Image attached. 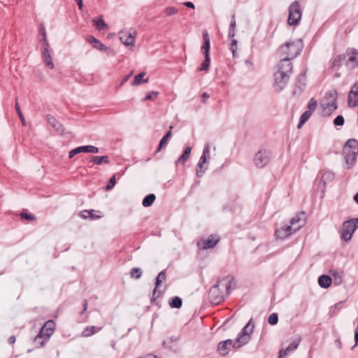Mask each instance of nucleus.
Listing matches in <instances>:
<instances>
[{
    "instance_id": "nucleus-1",
    "label": "nucleus",
    "mask_w": 358,
    "mask_h": 358,
    "mask_svg": "<svg viewBox=\"0 0 358 358\" xmlns=\"http://www.w3.org/2000/svg\"><path fill=\"white\" fill-rule=\"evenodd\" d=\"M234 285V278L232 275H227L218 280L217 284L209 290L210 302L217 305L223 301L229 296Z\"/></svg>"
},
{
    "instance_id": "nucleus-2",
    "label": "nucleus",
    "mask_w": 358,
    "mask_h": 358,
    "mask_svg": "<svg viewBox=\"0 0 358 358\" xmlns=\"http://www.w3.org/2000/svg\"><path fill=\"white\" fill-rule=\"evenodd\" d=\"M292 73V63L287 60L280 59L278 64L274 67L273 84L275 92L282 91L287 86Z\"/></svg>"
},
{
    "instance_id": "nucleus-3",
    "label": "nucleus",
    "mask_w": 358,
    "mask_h": 358,
    "mask_svg": "<svg viewBox=\"0 0 358 358\" xmlns=\"http://www.w3.org/2000/svg\"><path fill=\"white\" fill-rule=\"evenodd\" d=\"M343 155L346 168L350 169L355 164L358 155V141L355 138L348 140L343 148Z\"/></svg>"
},
{
    "instance_id": "nucleus-4",
    "label": "nucleus",
    "mask_w": 358,
    "mask_h": 358,
    "mask_svg": "<svg viewBox=\"0 0 358 358\" xmlns=\"http://www.w3.org/2000/svg\"><path fill=\"white\" fill-rule=\"evenodd\" d=\"M337 97L336 90H329L325 94L320 103L323 115H330L337 108Z\"/></svg>"
},
{
    "instance_id": "nucleus-5",
    "label": "nucleus",
    "mask_w": 358,
    "mask_h": 358,
    "mask_svg": "<svg viewBox=\"0 0 358 358\" xmlns=\"http://www.w3.org/2000/svg\"><path fill=\"white\" fill-rule=\"evenodd\" d=\"M252 319H250L242 329L241 331L238 334L235 343L236 347H242L247 344L250 340L251 334L254 330V324H252Z\"/></svg>"
},
{
    "instance_id": "nucleus-6",
    "label": "nucleus",
    "mask_w": 358,
    "mask_h": 358,
    "mask_svg": "<svg viewBox=\"0 0 358 358\" xmlns=\"http://www.w3.org/2000/svg\"><path fill=\"white\" fill-rule=\"evenodd\" d=\"M301 52L300 46H280L278 52L281 57L280 59L291 62V60L296 57Z\"/></svg>"
},
{
    "instance_id": "nucleus-7",
    "label": "nucleus",
    "mask_w": 358,
    "mask_h": 358,
    "mask_svg": "<svg viewBox=\"0 0 358 358\" xmlns=\"http://www.w3.org/2000/svg\"><path fill=\"white\" fill-rule=\"evenodd\" d=\"M358 228V218H353L343 223L341 238L345 241L351 239L352 234Z\"/></svg>"
},
{
    "instance_id": "nucleus-8",
    "label": "nucleus",
    "mask_w": 358,
    "mask_h": 358,
    "mask_svg": "<svg viewBox=\"0 0 358 358\" xmlns=\"http://www.w3.org/2000/svg\"><path fill=\"white\" fill-rule=\"evenodd\" d=\"M271 159V152L266 149L259 150L254 156V164L256 167L262 169L265 167Z\"/></svg>"
},
{
    "instance_id": "nucleus-9",
    "label": "nucleus",
    "mask_w": 358,
    "mask_h": 358,
    "mask_svg": "<svg viewBox=\"0 0 358 358\" xmlns=\"http://www.w3.org/2000/svg\"><path fill=\"white\" fill-rule=\"evenodd\" d=\"M301 18L300 4L297 1H294L289 7V17L287 22L289 25H296Z\"/></svg>"
},
{
    "instance_id": "nucleus-10",
    "label": "nucleus",
    "mask_w": 358,
    "mask_h": 358,
    "mask_svg": "<svg viewBox=\"0 0 358 358\" xmlns=\"http://www.w3.org/2000/svg\"><path fill=\"white\" fill-rule=\"evenodd\" d=\"M343 55L345 65L350 69L358 66V50L355 48H348Z\"/></svg>"
},
{
    "instance_id": "nucleus-11",
    "label": "nucleus",
    "mask_w": 358,
    "mask_h": 358,
    "mask_svg": "<svg viewBox=\"0 0 358 358\" xmlns=\"http://www.w3.org/2000/svg\"><path fill=\"white\" fill-rule=\"evenodd\" d=\"M136 31L134 29L122 30L119 33V38L123 45H134Z\"/></svg>"
},
{
    "instance_id": "nucleus-12",
    "label": "nucleus",
    "mask_w": 358,
    "mask_h": 358,
    "mask_svg": "<svg viewBox=\"0 0 358 358\" xmlns=\"http://www.w3.org/2000/svg\"><path fill=\"white\" fill-rule=\"evenodd\" d=\"M236 340L227 339L226 341L219 343L217 345L218 352L222 355H227L231 348L238 349L240 347H236L235 345Z\"/></svg>"
},
{
    "instance_id": "nucleus-13",
    "label": "nucleus",
    "mask_w": 358,
    "mask_h": 358,
    "mask_svg": "<svg viewBox=\"0 0 358 358\" xmlns=\"http://www.w3.org/2000/svg\"><path fill=\"white\" fill-rule=\"evenodd\" d=\"M220 238L217 235L212 234L206 240H201L197 243L199 249L207 250L214 248L219 242Z\"/></svg>"
},
{
    "instance_id": "nucleus-14",
    "label": "nucleus",
    "mask_w": 358,
    "mask_h": 358,
    "mask_svg": "<svg viewBox=\"0 0 358 358\" xmlns=\"http://www.w3.org/2000/svg\"><path fill=\"white\" fill-rule=\"evenodd\" d=\"M86 152V153H98L99 148L96 146L88 145L77 147L71 150L69 153V158L72 159L76 155Z\"/></svg>"
},
{
    "instance_id": "nucleus-15",
    "label": "nucleus",
    "mask_w": 358,
    "mask_h": 358,
    "mask_svg": "<svg viewBox=\"0 0 358 358\" xmlns=\"http://www.w3.org/2000/svg\"><path fill=\"white\" fill-rule=\"evenodd\" d=\"M53 334H49L48 329L42 327L38 334L34 338V343L39 347L43 346Z\"/></svg>"
},
{
    "instance_id": "nucleus-16",
    "label": "nucleus",
    "mask_w": 358,
    "mask_h": 358,
    "mask_svg": "<svg viewBox=\"0 0 358 358\" xmlns=\"http://www.w3.org/2000/svg\"><path fill=\"white\" fill-rule=\"evenodd\" d=\"M348 103L350 107L358 106V83H356L349 92Z\"/></svg>"
},
{
    "instance_id": "nucleus-17",
    "label": "nucleus",
    "mask_w": 358,
    "mask_h": 358,
    "mask_svg": "<svg viewBox=\"0 0 358 358\" xmlns=\"http://www.w3.org/2000/svg\"><path fill=\"white\" fill-rule=\"evenodd\" d=\"M42 60L48 69H52L55 67L54 62L52 59L51 50L50 46L44 47L41 50Z\"/></svg>"
},
{
    "instance_id": "nucleus-18",
    "label": "nucleus",
    "mask_w": 358,
    "mask_h": 358,
    "mask_svg": "<svg viewBox=\"0 0 358 358\" xmlns=\"http://www.w3.org/2000/svg\"><path fill=\"white\" fill-rule=\"evenodd\" d=\"M305 213L302 212L291 219L289 226H292L293 230L296 231L305 224Z\"/></svg>"
},
{
    "instance_id": "nucleus-19",
    "label": "nucleus",
    "mask_w": 358,
    "mask_h": 358,
    "mask_svg": "<svg viewBox=\"0 0 358 358\" xmlns=\"http://www.w3.org/2000/svg\"><path fill=\"white\" fill-rule=\"evenodd\" d=\"M300 342V338L292 341L287 347L280 350L278 356L285 358L297 349Z\"/></svg>"
},
{
    "instance_id": "nucleus-20",
    "label": "nucleus",
    "mask_w": 358,
    "mask_h": 358,
    "mask_svg": "<svg viewBox=\"0 0 358 358\" xmlns=\"http://www.w3.org/2000/svg\"><path fill=\"white\" fill-rule=\"evenodd\" d=\"M343 61H344L343 55H338L333 58L330 62L329 69H331L332 71H336L334 74V77L336 78H339L341 76V74L338 73L337 71L341 66Z\"/></svg>"
},
{
    "instance_id": "nucleus-21",
    "label": "nucleus",
    "mask_w": 358,
    "mask_h": 358,
    "mask_svg": "<svg viewBox=\"0 0 358 358\" xmlns=\"http://www.w3.org/2000/svg\"><path fill=\"white\" fill-rule=\"evenodd\" d=\"M294 232L296 231L293 230L292 226L287 225L277 229L275 231V236L278 239H284Z\"/></svg>"
},
{
    "instance_id": "nucleus-22",
    "label": "nucleus",
    "mask_w": 358,
    "mask_h": 358,
    "mask_svg": "<svg viewBox=\"0 0 358 358\" xmlns=\"http://www.w3.org/2000/svg\"><path fill=\"white\" fill-rule=\"evenodd\" d=\"M210 46H202L201 51L205 55V59L203 61L201 67L199 69V71H207L210 65V56L209 50Z\"/></svg>"
},
{
    "instance_id": "nucleus-23",
    "label": "nucleus",
    "mask_w": 358,
    "mask_h": 358,
    "mask_svg": "<svg viewBox=\"0 0 358 358\" xmlns=\"http://www.w3.org/2000/svg\"><path fill=\"white\" fill-rule=\"evenodd\" d=\"M236 20H235V15H231V23H230V26H229V31H228V38L231 39V43L230 45H237V40H236L234 38V29H235V27H236Z\"/></svg>"
},
{
    "instance_id": "nucleus-24",
    "label": "nucleus",
    "mask_w": 358,
    "mask_h": 358,
    "mask_svg": "<svg viewBox=\"0 0 358 358\" xmlns=\"http://www.w3.org/2000/svg\"><path fill=\"white\" fill-rule=\"evenodd\" d=\"M48 122L59 134H62L64 129L60 122H59L53 116L48 115L46 116Z\"/></svg>"
},
{
    "instance_id": "nucleus-25",
    "label": "nucleus",
    "mask_w": 358,
    "mask_h": 358,
    "mask_svg": "<svg viewBox=\"0 0 358 358\" xmlns=\"http://www.w3.org/2000/svg\"><path fill=\"white\" fill-rule=\"evenodd\" d=\"M191 151H192V147L187 146L185 148V150L183 151V153L176 161V162H175L176 166H178L179 164L184 165L187 162V160L189 159Z\"/></svg>"
},
{
    "instance_id": "nucleus-26",
    "label": "nucleus",
    "mask_w": 358,
    "mask_h": 358,
    "mask_svg": "<svg viewBox=\"0 0 358 358\" xmlns=\"http://www.w3.org/2000/svg\"><path fill=\"white\" fill-rule=\"evenodd\" d=\"M206 164L207 162L206 160L203 161L202 159H199L196 169V175L197 177L201 178L203 176L206 171L208 169V166L206 165Z\"/></svg>"
},
{
    "instance_id": "nucleus-27",
    "label": "nucleus",
    "mask_w": 358,
    "mask_h": 358,
    "mask_svg": "<svg viewBox=\"0 0 358 358\" xmlns=\"http://www.w3.org/2000/svg\"><path fill=\"white\" fill-rule=\"evenodd\" d=\"M166 279V271L165 270H163L161 272L159 273L157 278H156V281H155V287L153 290V293H152V295L153 296H156V297H158L159 295H157L156 296V294H157V287H159V285H161V283L162 282H164Z\"/></svg>"
},
{
    "instance_id": "nucleus-28",
    "label": "nucleus",
    "mask_w": 358,
    "mask_h": 358,
    "mask_svg": "<svg viewBox=\"0 0 358 358\" xmlns=\"http://www.w3.org/2000/svg\"><path fill=\"white\" fill-rule=\"evenodd\" d=\"M332 282V278L327 275H320L318 278V284L322 288H328Z\"/></svg>"
},
{
    "instance_id": "nucleus-29",
    "label": "nucleus",
    "mask_w": 358,
    "mask_h": 358,
    "mask_svg": "<svg viewBox=\"0 0 358 358\" xmlns=\"http://www.w3.org/2000/svg\"><path fill=\"white\" fill-rule=\"evenodd\" d=\"M92 23L99 31L104 30L108 28V24L104 22L101 16L99 18H94L92 20Z\"/></svg>"
},
{
    "instance_id": "nucleus-30",
    "label": "nucleus",
    "mask_w": 358,
    "mask_h": 358,
    "mask_svg": "<svg viewBox=\"0 0 358 358\" xmlns=\"http://www.w3.org/2000/svg\"><path fill=\"white\" fill-rule=\"evenodd\" d=\"M333 278L332 281L335 285H340L343 282V273L336 270H331L330 271Z\"/></svg>"
},
{
    "instance_id": "nucleus-31",
    "label": "nucleus",
    "mask_w": 358,
    "mask_h": 358,
    "mask_svg": "<svg viewBox=\"0 0 358 358\" xmlns=\"http://www.w3.org/2000/svg\"><path fill=\"white\" fill-rule=\"evenodd\" d=\"M91 161L97 165H101L102 164H108L109 163V157L108 155L104 156H92Z\"/></svg>"
},
{
    "instance_id": "nucleus-32",
    "label": "nucleus",
    "mask_w": 358,
    "mask_h": 358,
    "mask_svg": "<svg viewBox=\"0 0 358 358\" xmlns=\"http://www.w3.org/2000/svg\"><path fill=\"white\" fill-rule=\"evenodd\" d=\"M145 76V72H141L138 75L135 76L134 81L132 83V85H139L142 83H146L148 82V78L143 79Z\"/></svg>"
},
{
    "instance_id": "nucleus-33",
    "label": "nucleus",
    "mask_w": 358,
    "mask_h": 358,
    "mask_svg": "<svg viewBox=\"0 0 358 358\" xmlns=\"http://www.w3.org/2000/svg\"><path fill=\"white\" fill-rule=\"evenodd\" d=\"M155 199L156 196L154 194H150L144 197L142 201V204L144 207L151 206L154 203Z\"/></svg>"
},
{
    "instance_id": "nucleus-34",
    "label": "nucleus",
    "mask_w": 358,
    "mask_h": 358,
    "mask_svg": "<svg viewBox=\"0 0 358 358\" xmlns=\"http://www.w3.org/2000/svg\"><path fill=\"white\" fill-rule=\"evenodd\" d=\"M334 179V173L331 171H325L322 176V182L325 185L327 183L330 182Z\"/></svg>"
},
{
    "instance_id": "nucleus-35",
    "label": "nucleus",
    "mask_w": 358,
    "mask_h": 358,
    "mask_svg": "<svg viewBox=\"0 0 358 358\" xmlns=\"http://www.w3.org/2000/svg\"><path fill=\"white\" fill-rule=\"evenodd\" d=\"M311 115H312V113H310L306 110L304 113H303L300 117L299 122L297 125V128L300 129L305 124V122L308 120V119L311 117Z\"/></svg>"
},
{
    "instance_id": "nucleus-36",
    "label": "nucleus",
    "mask_w": 358,
    "mask_h": 358,
    "mask_svg": "<svg viewBox=\"0 0 358 358\" xmlns=\"http://www.w3.org/2000/svg\"><path fill=\"white\" fill-rule=\"evenodd\" d=\"M182 304V299L179 296L173 297L169 301L170 306L173 308H180Z\"/></svg>"
},
{
    "instance_id": "nucleus-37",
    "label": "nucleus",
    "mask_w": 358,
    "mask_h": 358,
    "mask_svg": "<svg viewBox=\"0 0 358 358\" xmlns=\"http://www.w3.org/2000/svg\"><path fill=\"white\" fill-rule=\"evenodd\" d=\"M96 48L101 52L106 53L108 55H115V52L110 46H94Z\"/></svg>"
},
{
    "instance_id": "nucleus-38",
    "label": "nucleus",
    "mask_w": 358,
    "mask_h": 358,
    "mask_svg": "<svg viewBox=\"0 0 358 358\" xmlns=\"http://www.w3.org/2000/svg\"><path fill=\"white\" fill-rule=\"evenodd\" d=\"M171 131L169 130L166 134V135L160 140V142H159V146L157 148L158 152L160 151L161 149L167 144L168 139L171 137Z\"/></svg>"
},
{
    "instance_id": "nucleus-39",
    "label": "nucleus",
    "mask_w": 358,
    "mask_h": 358,
    "mask_svg": "<svg viewBox=\"0 0 358 358\" xmlns=\"http://www.w3.org/2000/svg\"><path fill=\"white\" fill-rule=\"evenodd\" d=\"M39 34L41 36V41L42 42V45H48L46 37L45 28L43 24H41L39 27Z\"/></svg>"
},
{
    "instance_id": "nucleus-40",
    "label": "nucleus",
    "mask_w": 358,
    "mask_h": 358,
    "mask_svg": "<svg viewBox=\"0 0 358 358\" xmlns=\"http://www.w3.org/2000/svg\"><path fill=\"white\" fill-rule=\"evenodd\" d=\"M96 332V327L94 326L87 327L82 332V336L89 337Z\"/></svg>"
},
{
    "instance_id": "nucleus-41",
    "label": "nucleus",
    "mask_w": 358,
    "mask_h": 358,
    "mask_svg": "<svg viewBox=\"0 0 358 358\" xmlns=\"http://www.w3.org/2000/svg\"><path fill=\"white\" fill-rule=\"evenodd\" d=\"M200 158L202 159L203 161L206 160V162L210 159V145L208 143H206L204 145L202 155Z\"/></svg>"
},
{
    "instance_id": "nucleus-42",
    "label": "nucleus",
    "mask_w": 358,
    "mask_h": 358,
    "mask_svg": "<svg viewBox=\"0 0 358 358\" xmlns=\"http://www.w3.org/2000/svg\"><path fill=\"white\" fill-rule=\"evenodd\" d=\"M317 106V102L314 98H311L308 103V110L306 111L313 113Z\"/></svg>"
},
{
    "instance_id": "nucleus-43",
    "label": "nucleus",
    "mask_w": 358,
    "mask_h": 358,
    "mask_svg": "<svg viewBox=\"0 0 358 358\" xmlns=\"http://www.w3.org/2000/svg\"><path fill=\"white\" fill-rule=\"evenodd\" d=\"M44 329H48L49 334H53L55 329V324L53 320L47 321L43 326Z\"/></svg>"
},
{
    "instance_id": "nucleus-44",
    "label": "nucleus",
    "mask_w": 358,
    "mask_h": 358,
    "mask_svg": "<svg viewBox=\"0 0 358 358\" xmlns=\"http://www.w3.org/2000/svg\"><path fill=\"white\" fill-rule=\"evenodd\" d=\"M306 85V78L303 75L301 76L299 78V80L296 82V87L299 90V92H301L305 88Z\"/></svg>"
},
{
    "instance_id": "nucleus-45",
    "label": "nucleus",
    "mask_w": 358,
    "mask_h": 358,
    "mask_svg": "<svg viewBox=\"0 0 358 358\" xmlns=\"http://www.w3.org/2000/svg\"><path fill=\"white\" fill-rule=\"evenodd\" d=\"M142 275V271L139 268H133L131 271V276L135 279H138Z\"/></svg>"
},
{
    "instance_id": "nucleus-46",
    "label": "nucleus",
    "mask_w": 358,
    "mask_h": 358,
    "mask_svg": "<svg viewBox=\"0 0 358 358\" xmlns=\"http://www.w3.org/2000/svg\"><path fill=\"white\" fill-rule=\"evenodd\" d=\"M268 322L271 325L276 324L278 322V314L275 313H271L268 317Z\"/></svg>"
},
{
    "instance_id": "nucleus-47",
    "label": "nucleus",
    "mask_w": 358,
    "mask_h": 358,
    "mask_svg": "<svg viewBox=\"0 0 358 358\" xmlns=\"http://www.w3.org/2000/svg\"><path fill=\"white\" fill-rule=\"evenodd\" d=\"M15 110H16V112H17V115H18V116H19V117H20L22 124L24 125L25 124V120H24V116L22 115V111L20 110V105H19L17 101L15 102Z\"/></svg>"
},
{
    "instance_id": "nucleus-48",
    "label": "nucleus",
    "mask_w": 358,
    "mask_h": 358,
    "mask_svg": "<svg viewBox=\"0 0 358 358\" xmlns=\"http://www.w3.org/2000/svg\"><path fill=\"white\" fill-rule=\"evenodd\" d=\"M115 182H116V180H115V175L113 176L110 180H109V182L108 183V185L106 186L105 187V189L106 191H109L110 189H112L114 186L115 185Z\"/></svg>"
},
{
    "instance_id": "nucleus-49",
    "label": "nucleus",
    "mask_w": 358,
    "mask_h": 358,
    "mask_svg": "<svg viewBox=\"0 0 358 358\" xmlns=\"http://www.w3.org/2000/svg\"><path fill=\"white\" fill-rule=\"evenodd\" d=\"M345 122L344 117L342 115H338L334 120V124L336 127L343 126Z\"/></svg>"
},
{
    "instance_id": "nucleus-50",
    "label": "nucleus",
    "mask_w": 358,
    "mask_h": 358,
    "mask_svg": "<svg viewBox=\"0 0 358 358\" xmlns=\"http://www.w3.org/2000/svg\"><path fill=\"white\" fill-rule=\"evenodd\" d=\"M176 340L173 338H169L165 341H163V345L169 349H171L172 348V343L173 342L176 341Z\"/></svg>"
},
{
    "instance_id": "nucleus-51",
    "label": "nucleus",
    "mask_w": 358,
    "mask_h": 358,
    "mask_svg": "<svg viewBox=\"0 0 358 358\" xmlns=\"http://www.w3.org/2000/svg\"><path fill=\"white\" fill-rule=\"evenodd\" d=\"M202 35H203V45H210V38H209L207 31L203 30Z\"/></svg>"
},
{
    "instance_id": "nucleus-52",
    "label": "nucleus",
    "mask_w": 358,
    "mask_h": 358,
    "mask_svg": "<svg viewBox=\"0 0 358 358\" xmlns=\"http://www.w3.org/2000/svg\"><path fill=\"white\" fill-rule=\"evenodd\" d=\"M157 95H158V92H157L152 91V92H151L148 93V94L145 96V98L143 99V101L152 100V99H154L155 98H156Z\"/></svg>"
},
{
    "instance_id": "nucleus-53",
    "label": "nucleus",
    "mask_w": 358,
    "mask_h": 358,
    "mask_svg": "<svg viewBox=\"0 0 358 358\" xmlns=\"http://www.w3.org/2000/svg\"><path fill=\"white\" fill-rule=\"evenodd\" d=\"M20 216H21V217L22 219H25V220H34L36 219L34 215H33L32 214H29V213H25V212H22L20 214Z\"/></svg>"
},
{
    "instance_id": "nucleus-54",
    "label": "nucleus",
    "mask_w": 358,
    "mask_h": 358,
    "mask_svg": "<svg viewBox=\"0 0 358 358\" xmlns=\"http://www.w3.org/2000/svg\"><path fill=\"white\" fill-rule=\"evenodd\" d=\"M166 15H173L178 13V9L175 7H169L166 8Z\"/></svg>"
},
{
    "instance_id": "nucleus-55",
    "label": "nucleus",
    "mask_w": 358,
    "mask_h": 358,
    "mask_svg": "<svg viewBox=\"0 0 358 358\" xmlns=\"http://www.w3.org/2000/svg\"><path fill=\"white\" fill-rule=\"evenodd\" d=\"M92 211H89V210H82L80 213V216L83 218V219H87L89 218V216H90V214L92 213Z\"/></svg>"
},
{
    "instance_id": "nucleus-56",
    "label": "nucleus",
    "mask_w": 358,
    "mask_h": 358,
    "mask_svg": "<svg viewBox=\"0 0 358 358\" xmlns=\"http://www.w3.org/2000/svg\"><path fill=\"white\" fill-rule=\"evenodd\" d=\"M89 211H92V213L90 214V216H89V218L91 219V220H97V219H99L101 217H102V215H95L94 214V212L95 210H88Z\"/></svg>"
},
{
    "instance_id": "nucleus-57",
    "label": "nucleus",
    "mask_w": 358,
    "mask_h": 358,
    "mask_svg": "<svg viewBox=\"0 0 358 358\" xmlns=\"http://www.w3.org/2000/svg\"><path fill=\"white\" fill-rule=\"evenodd\" d=\"M132 73L133 72H131L129 75H127V76H125L122 80L121 81L119 87H121L122 85H123L129 79V78L131 77V76L132 75Z\"/></svg>"
},
{
    "instance_id": "nucleus-58",
    "label": "nucleus",
    "mask_w": 358,
    "mask_h": 358,
    "mask_svg": "<svg viewBox=\"0 0 358 358\" xmlns=\"http://www.w3.org/2000/svg\"><path fill=\"white\" fill-rule=\"evenodd\" d=\"M355 344L353 348H355L358 344V327H357L355 330Z\"/></svg>"
},
{
    "instance_id": "nucleus-59",
    "label": "nucleus",
    "mask_w": 358,
    "mask_h": 358,
    "mask_svg": "<svg viewBox=\"0 0 358 358\" xmlns=\"http://www.w3.org/2000/svg\"><path fill=\"white\" fill-rule=\"evenodd\" d=\"M87 41L90 43H99V41L96 39L95 38H94L93 36H89L88 38H87Z\"/></svg>"
},
{
    "instance_id": "nucleus-60",
    "label": "nucleus",
    "mask_w": 358,
    "mask_h": 358,
    "mask_svg": "<svg viewBox=\"0 0 358 358\" xmlns=\"http://www.w3.org/2000/svg\"><path fill=\"white\" fill-rule=\"evenodd\" d=\"M184 6L187 7V8H194V5L192 2L191 1H186L184 3Z\"/></svg>"
},
{
    "instance_id": "nucleus-61",
    "label": "nucleus",
    "mask_w": 358,
    "mask_h": 358,
    "mask_svg": "<svg viewBox=\"0 0 358 358\" xmlns=\"http://www.w3.org/2000/svg\"><path fill=\"white\" fill-rule=\"evenodd\" d=\"M343 301L338 302L336 303L331 308L334 309V310L340 309L342 306Z\"/></svg>"
},
{
    "instance_id": "nucleus-62",
    "label": "nucleus",
    "mask_w": 358,
    "mask_h": 358,
    "mask_svg": "<svg viewBox=\"0 0 358 358\" xmlns=\"http://www.w3.org/2000/svg\"><path fill=\"white\" fill-rule=\"evenodd\" d=\"M75 1L78 4L79 10H83V0H75Z\"/></svg>"
},
{
    "instance_id": "nucleus-63",
    "label": "nucleus",
    "mask_w": 358,
    "mask_h": 358,
    "mask_svg": "<svg viewBox=\"0 0 358 358\" xmlns=\"http://www.w3.org/2000/svg\"><path fill=\"white\" fill-rule=\"evenodd\" d=\"M209 97H210V96H209V94H208V93H206V92H203V93L202 94V98H203L202 101H203V103H205V102H206V99H208Z\"/></svg>"
},
{
    "instance_id": "nucleus-64",
    "label": "nucleus",
    "mask_w": 358,
    "mask_h": 358,
    "mask_svg": "<svg viewBox=\"0 0 358 358\" xmlns=\"http://www.w3.org/2000/svg\"><path fill=\"white\" fill-rule=\"evenodd\" d=\"M8 342L10 344H13L15 342V337L14 336H10L8 338Z\"/></svg>"
}]
</instances>
